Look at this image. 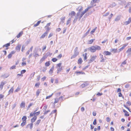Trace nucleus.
Instances as JSON below:
<instances>
[{"instance_id":"obj_1","label":"nucleus","mask_w":131,"mask_h":131,"mask_svg":"<svg viewBox=\"0 0 131 131\" xmlns=\"http://www.w3.org/2000/svg\"><path fill=\"white\" fill-rule=\"evenodd\" d=\"M101 47L98 45L93 46L88 48V50L91 52L92 53L95 52L96 50H101Z\"/></svg>"},{"instance_id":"obj_2","label":"nucleus","mask_w":131,"mask_h":131,"mask_svg":"<svg viewBox=\"0 0 131 131\" xmlns=\"http://www.w3.org/2000/svg\"><path fill=\"white\" fill-rule=\"evenodd\" d=\"M27 117L26 116H23L21 119V120L22 122L21 124V126L22 127H23L25 125L26 123V119Z\"/></svg>"},{"instance_id":"obj_3","label":"nucleus","mask_w":131,"mask_h":131,"mask_svg":"<svg viewBox=\"0 0 131 131\" xmlns=\"http://www.w3.org/2000/svg\"><path fill=\"white\" fill-rule=\"evenodd\" d=\"M37 110H36L35 111L34 113L31 112L30 113V114L29 116L30 117H31L34 116H36L38 115L40 113V111H39L37 112H36L37 111Z\"/></svg>"},{"instance_id":"obj_4","label":"nucleus","mask_w":131,"mask_h":131,"mask_svg":"<svg viewBox=\"0 0 131 131\" xmlns=\"http://www.w3.org/2000/svg\"><path fill=\"white\" fill-rule=\"evenodd\" d=\"M84 15L83 12H78L77 14V18L80 20L83 16Z\"/></svg>"},{"instance_id":"obj_5","label":"nucleus","mask_w":131,"mask_h":131,"mask_svg":"<svg viewBox=\"0 0 131 131\" xmlns=\"http://www.w3.org/2000/svg\"><path fill=\"white\" fill-rule=\"evenodd\" d=\"M61 63H59L57 64V66L58 68L57 73H58L60 72L62 70V68L61 67Z\"/></svg>"},{"instance_id":"obj_6","label":"nucleus","mask_w":131,"mask_h":131,"mask_svg":"<svg viewBox=\"0 0 131 131\" xmlns=\"http://www.w3.org/2000/svg\"><path fill=\"white\" fill-rule=\"evenodd\" d=\"M96 58L97 56L96 55L91 57V58L89 61V63H91L93 62L96 59Z\"/></svg>"},{"instance_id":"obj_7","label":"nucleus","mask_w":131,"mask_h":131,"mask_svg":"<svg viewBox=\"0 0 131 131\" xmlns=\"http://www.w3.org/2000/svg\"><path fill=\"white\" fill-rule=\"evenodd\" d=\"M6 83L5 81H2L1 82L0 84V90H2L4 85Z\"/></svg>"},{"instance_id":"obj_8","label":"nucleus","mask_w":131,"mask_h":131,"mask_svg":"<svg viewBox=\"0 0 131 131\" xmlns=\"http://www.w3.org/2000/svg\"><path fill=\"white\" fill-rule=\"evenodd\" d=\"M15 52L14 51H12L10 52V53L7 56L8 58V59L10 58L12 56V54H14L15 53Z\"/></svg>"},{"instance_id":"obj_9","label":"nucleus","mask_w":131,"mask_h":131,"mask_svg":"<svg viewBox=\"0 0 131 131\" xmlns=\"http://www.w3.org/2000/svg\"><path fill=\"white\" fill-rule=\"evenodd\" d=\"M88 84L89 83L88 82H85L82 84L81 85V87L83 88L87 86Z\"/></svg>"},{"instance_id":"obj_10","label":"nucleus","mask_w":131,"mask_h":131,"mask_svg":"<svg viewBox=\"0 0 131 131\" xmlns=\"http://www.w3.org/2000/svg\"><path fill=\"white\" fill-rule=\"evenodd\" d=\"M48 31H47L45 32L40 37V39H42L44 38L47 35Z\"/></svg>"},{"instance_id":"obj_11","label":"nucleus","mask_w":131,"mask_h":131,"mask_svg":"<svg viewBox=\"0 0 131 131\" xmlns=\"http://www.w3.org/2000/svg\"><path fill=\"white\" fill-rule=\"evenodd\" d=\"M131 22V18L129 17L128 19V20L127 21H125L124 22L125 25H126L128 24Z\"/></svg>"},{"instance_id":"obj_12","label":"nucleus","mask_w":131,"mask_h":131,"mask_svg":"<svg viewBox=\"0 0 131 131\" xmlns=\"http://www.w3.org/2000/svg\"><path fill=\"white\" fill-rule=\"evenodd\" d=\"M47 56L46 55H44L43 57H42L40 60V63H41L43 61H44L45 59L47 58Z\"/></svg>"},{"instance_id":"obj_13","label":"nucleus","mask_w":131,"mask_h":131,"mask_svg":"<svg viewBox=\"0 0 131 131\" xmlns=\"http://www.w3.org/2000/svg\"><path fill=\"white\" fill-rule=\"evenodd\" d=\"M34 116L32 117L31 119V122L32 123H33L35 122L37 118V117L36 116Z\"/></svg>"},{"instance_id":"obj_14","label":"nucleus","mask_w":131,"mask_h":131,"mask_svg":"<svg viewBox=\"0 0 131 131\" xmlns=\"http://www.w3.org/2000/svg\"><path fill=\"white\" fill-rule=\"evenodd\" d=\"M127 45L128 43H127V44H124L121 48L119 49V52H120L121 51H122L125 48V47Z\"/></svg>"},{"instance_id":"obj_15","label":"nucleus","mask_w":131,"mask_h":131,"mask_svg":"<svg viewBox=\"0 0 131 131\" xmlns=\"http://www.w3.org/2000/svg\"><path fill=\"white\" fill-rule=\"evenodd\" d=\"M123 112L125 113L124 115L126 117H128L129 116V113L126 110L124 109L123 110Z\"/></svg>"},{"instance_id":"obj_16","label":"nucleus","mask_w":131,"mask_h":131,"mask_svg":"<svg viewBox=\"0 0 131 131\" xmlns=\"http://www.w3.org/2000/svg\"><path fill=\"white\" fill-rule=\"evenodd\" d=\"M75 74L77 75H79L80 74H85V73L84 72H82V71H77L75 72Z\"/></svg>"},{"instance_id":"obj_17","label":"nucleus","mask_w":131,"mask_h":131,"mask_svg":"<svg viewBox=\"0 0 131 131\" xmlns=\"http://www.w3.org/2000/svg\"><path fill=\"white\" fill-rule=\"evenodd\" d=\"M93 7V6H90L86 8L84 11L83 12L84 14L87 12H88V10L90 9L91 8Z\"/></svg>"},{"instance_id":"obj_18","label":"nucleus","mask_w":131,"mask_h":131,"mask_svg":"<svg viewBox=\"0 0 131 131\" xmlns=\"http://www.w3.org/2000/svg\"><path fill=\"white\" fill-rule=\"evenodd\" d=\"M41 89H37L36 92V95L37 96H39L40 93H41Z\"/></svg>"},{"instance_id":"obj_19","label":"nucleus","mask_w":131,"mask_h":131,"mask_svg":"<svg viewBox=\"0 0 131 131\" xmlns=\"http://www.w3.org/2000/svg\"><path fill=\"white\" fill-rule=\"evenodd\" d=\"M104 54L106 56L110 55L111 53V52L108 51H105L104 52Z\"/></svg>"},{"instance_id":"obj_20","label":"nucleus","mask_w":131,"mask_h":131,"mask_svg":"<svg viewBox=\"0 0 131 131\" xmlns=\"http://www.w3.org/2000/svg\"><path fill=\"white\" fill-rule=\"evenodd\" d=\"M97 0H92L91 1L90 4L92 5L91 6H93V7L94 6H93L94 4L95 3L97 2Z\"/></svg>"},{"instance_id":"obj_21","label":"nucleus","mask_w":131,"mask_h":131,"mask_svg":"<svg viewBox=\"0 0 131 131\" xmlns=\"http://www.w3.org/2000/svg\"><path fill=\"white\" fill-rule=\"evenodd\" d=\"M63 98V96H61L60 97L59 99L57 98H56L54 99V103L55 104L56 103H58L59 101V99L61 98Z\"/></svg>"},{"instance_id":"obj_22","label":"nucleus","mask_w":131,"mask_h":131,"mask_svg":"<svg viewBox=\"0 0 131 131\" xmlns=\"http://www.w3.org/2000/svg\"><path fill=\"white\" fill-rule=\"evenodd\" d=\"M25 103L24 102H22L20 105V107L21 108H24L25 106Z\"/></svg>"},{"instance_id":"obj_23","label":"nucleus","mask_w":131,"mask_h":131,"mask_svg":"<svg viewBox=\"0 0 131 131\" xmlns=\"http://www.w3.org/2000/svg\"><path fill=\"white\" fill-rule=\"evenodd\" d=\"M23 32L21 31L19 32V33L17 35L16 37L17 38H19L23 34Z\"/></svg>"},{"instance_id":"obj_24","label":"nucleus","mask_w":131,"mask_h":131,"mask_svg":"<svg viewBox=\"0 0 131 131\" xmlns=\"http://www.w3.org/2000/svg\"><path fill=\"white\" fill-rule=\"evenodd\" d=\"M83 60L81 58H80L78 61V64H81L83 62Z\"/></svg>"},{"instance_id":"obj_25","label":"nucleus","mask_w":131,"mask_h":131,"mask_svg":"<svg viewBox=\"0 0 131 131\" xmlns=\"http://www.w3.org/2000/svg\"><path fill=\"white\" fill-rule=\"evenodd\" d=\"M51 24V23H48L46 24V26L45 27H47L48 28L47 31H48L50 30V29L49 28V27L50 26V25Z\"/></svg>"},{"instance_id":"obj_26","label":"nucleus","mask_w":131,"mask_h":131,"mask_svg":"<svg viewBox=\"0 0 131 131\" xmlns=\"http://www.w3.org/2000/svg\"><path fill=\"white\" fill-rule=\"evenodd\" d=\"M51 63L50 61H49L47 62H46L45 63V66L46 67L49 66L50 64Z\"/></svg>"},{"instance_id":"obj_27","label":"nucleus","mask_w":131,"mask_h":131,"mask_svg":"<svg viewBox=\"0 0 131 131\" xmlns=\"http://www.w3.org/2000/svg\"><path fill=\"white\" fill-rule=\"evenodd\" d=\"M14 88L13 87H12L9 90V91L8 93V95L9 94H10L11 93H12L14 91Z\"/></svg>"},{"instance_id":"obj_28","label":"nucleus","mask_w":131,"mask_h":131,"mask_svg":"<svg viewBox=\"0 0 131 131\" xmlns=\"http://www.w3.org/2000/svg\"><path fill=\"white\" fill-rule=\"evenodd\" d=\"M75 13L74 11L71 12L69 14V16H75Z\"/></svg>"},{"instance_id":"obj_29","label":"nucleus","mask_w":131,"mask_h":131,"mask_svg":"<svg viewBox=\"0 0 131 131\" xmlns=\"http://www.w3.org/2000/svg\"><path fill=\"white\" fill-rule=\"evenodd\" d=\"M95 40V39H93L90 40L88 41V43L89 44H91L93 43V42Z\"/></svg>"},{"instance_id":"obj_30","label":"nucleus","mask_w":131,"mask_h":131,"mask_svg":"<svg viewBox=\"0 0 131 131\" xmlns=\"http://www.w3.org/2000/svg\"><path fill=\"white\" fill-rule=\"evenodd\" d=\"M54 67L53 66L50 69V70L49 71V73H50L51 74H52V73H53V71L54 69Z\"/></svg>"},{"instance_id":"obj_31","label":"nucleus","mask_w":131,"mask_h":131,"mask_svg":"<svg viewBox=\"0 0 131 131\" xmlns=\"http://www.w3.org/2000/svg\"><path fill=\"white\" fill-rule=\"evenodd\" d=\"M117 48H113L111 49V51L112 52L114 53H116L117 52Z\"/></svg>"},{"instance_id":"obj_32","label":"nucleus","mask_w":131,"mask_h":131,"mask_svg":"<svg viewBox=\"0 0 131 131\" xmlns=\"http://www.w3.org/2000/svg\"><path fill=\"white\" fill-rule=\"evenodd\" d=\"M78 12H81L83 10V8L82 6H80L78 7Z\"/></svg>"},{"instance_id":"obj_33","label":"nucleus","mask_w":131,"mask_h":131,"mask_svg":"<svg viewBox=\"0 0 131 131\" xmlns=\"http://www.w3.org/2000/svg\"><path fill=\"white\" fill-rule=\"evenodd\" d=\"M33 124L32 123L28 124L27 125V127H28V126H29L30 128L31 129L33 127Z\"/></svg>"},{"instance_id":"obj_34","label":"nucleus","mask_w":131,"mask_h":131,"mask_svg":"<svg viewBox=\"0 0 131 131\" xmlns=\"http://www.w3.org/2000/svg\"><path fill=\"white\" fill-rule=\"evenodd\" d=\"M21 47V45H18L16 47V50H17L18 51H20V50Z\"/></svg>"},{"instance_id":"obj_35","label":"nucleus","mask_w":131,"mask_h":131,"mask_svg":"<svg viewBox=\"0 0 131 131\" xmlns=\"http://www.w3.org/2000/svg\"><path fill=\"white\" fill-rule=\"evenodd\" d=\"M40 85V83L39 82H37L35 83V86L36 88H39Z\"/></svg>"},{"instance_id":"obj_36","label":"nucleus","mask_w":131,"mask_h":131,"mask_svg":"<svg viewBox=\"0 0 131 131\" xmlns=\"http://www.w3.org/2000/svg\"><path fill=\"white\" fill-rule=\"evenodd\" d=\"M41 22V20L38 21L36 24H34V27H35L38 26L39 25Z\"/></svg>"},{"instance_id":"obj_37","label":"nucleus","mask_w":131,"mask_h":131,"mask_svg":"<svg viewBox=\"0 0 131 131\" xmlns=\"http://www.w3.org/2000/svg\"><path fill=\"white\" fill-rule=\"evenodd\" d=\"M41 122L40 119H39L37 121L36 123H35V125L36 126H38L39 124Z\"/></svg>"},{"instance_id":"obj_38","label":"nucleus","mask_w":131,"mask_h":131,"mask_svg":"<svg viewBox=\"0 0 131 131\" xmlns=\"http://www.w3.org/2000/svg\"><path fill=\"white\" fill-rule=\"evenodd\" d=\"M65 17H63L61 18V22L62 23H63L64 22L65 20Z\"/></svg>"},{"instance_id":"obj_39","label":"nucleus","mask_w":131,"mask_h":131,"mask_svg":"<svg viewBox=\"0 0 131 131\" xmlns=\"http://www.w3.org/2000/svg\"><path fill=\"white\" fill-rule=\"evenodd\" d=\"M101 60L100 62H103L104 61V58L103 56L102 55H101L100 57Z\"/></svg>"},{"instance_id":"obj_40","label":"nucleus","mask_w":131,"mask_h":131,"mask_svg":"<svg viewBox=\"0 0 131 131\" xmlns=\"http://www.w3.org/2000/svg\"><path fill=\"white\" fill-rule=\"evenodd\" d=\"M10 43H8L4 45L3 47H6L9 46H10Z\"/></svg>"},{"instance_id":"obj_41","label":"nucleus","mask_w":131,"mask_h":131,"mask_svg":"<svg viewBox=\"0 0 131 131\" xmlns=\"http://www.w3.org/2000/svg\"><path fill=\"white\" fill-rule=\"evenodd\" d=\"M87 53H85L84 54H83L84 60H86L87 59Z\"/></svg>"},{"instance_id":"obj_42","label":"nucleus","mask_w":131,"mask_h":131,"mask_svg":"<svg viewBox=\"0 0 131 131\" xmlns=\"http://www.w3.org/2000/svg\"><path fill=\"white\" fill-rule=\"evenodd\" d=\"M57 60L58 59L55 58H52L51 59L52 61L53 62H56L57 61Z\"/></svg>"},{"instance_id":"obj_43","label":"nucleus","mask_w":131,"mask_h":131,"mask_svg":"<svg viewBox=\"0 0 131 131\" xmlns=\"http://www.w3.org/2000/svg\"><path fill=\"white\" fill-rule=\"evenodd\" d=\"M97 29V27H95L94 29H93L91 31V34H92L93 33H94L96 30Z\"/></svg>"},{"instance_id":"obj_44","label":"nucleus","mask_w":131,"mask_h":131,"mask_svg":"<svg viewBox=\"0 0 131 131\" xmlns=\"http://www.w3.org/2000/svg\"><path fill=\"white\" fill-rule=\"evenodd\" d=\"M71 19L70 18L67 21L66 23V25H68L71 22Z\"/></svg>"},{"instance_id":"obj_45","label":"nucleus","mask_w":131,"mask_h":131,"mask_svg":"<svg viewBox=\"0 0 131 131\" xmlns=\"http://www.w3.org/2000/svg\"><path fill=\"white\" fill-rule=\"evenodd\" d=\"M16 66H13L11 67L10 68V70H12L13 69H15L16 68Z\"/></svg>"},{"instance_id":"obj_46","label":"nucleus","mask_w":131,"mask_h":131,"mask_svg":"<svg viewBox=\"0 0 131 131\" xmlns=\"http://www.w3.org/2000/svg\"><path fill=\"white\" fill-rule=\"evenodd\" d=\"M62 57V54H60L57 56V58L58 59H60Z\"/></svg>"},{"instance_id":"obj_47","label":"nucleus","mask_w":131,"mask_h":131,"mask_svg":"<svg viewBox=\"0 0 131 131\" xmlns=\"http://www.w3.org/2000/svg\"><path fill=\"white\" fill-rule=\"evenodd\" d=\"M118 96L119 97H122L124 99V96H122V95L121 93V92H119L118 94Z\"/></svg>"},{"instance_id":"obj_48","label":"nucleus","mask_w":131,"mask_h":131,"mask_svg":"<svg viewBox=\"0 0 131 131\" xmlns=\"http://www.w3.org/2000/svg\"><path fill=\"white\" fill-rule=\"evenodd\" d=\"M53 94V93H52L51 95L47 96L46 97V99H49L50 98L52 97Z\"/></svg>"},{"instance_id":"obj_49","label":"nucleus","mask_w":131,"mask_h":131,"mask_svg":"<svg viewBox=\"0 0 131 131\" xmlns=\"http://www.w3.org/2000/svg\"><path fill=\"white\" fill-rule=\"evenodd\" d=\"M26 62L25 61H23V62L22 63L21 65L22 66H25L26 65Z\"/></svg>"},{"instance_id":"obj_50","label":"nucleus","mask_w":131,"mask_h":131,"mask_svg":"<svg viewBox=\"0 0 131 131\" xmlns=\"http://www.w3.org/2000/svg\"><path fill=\"white\" fill-rule=\"evenodd\" d=\"M131 52V48H128L126 51V52L129 53Z\"/></svg>"},{"instance_id":"obj_51","label":"nucleus","mask_w":131,"mask_h":131,"mask_svg":"<svg viewBox=\"0 0 131 131\" xmlns=\"http://www.w3.org/2000/svg\"><path fill=\"white\" fill-rule=\"evenodd\" d=\"M20 88L19 87H18L16 90H15V92H17L19 91L20 90Z\"/></svg>"},{"instance_id":"obj_52","label":"nucleus","mask_w":131,"mask_h":131,"mask_svg":"<svg viewBox=\"0 0 131 131\" xmlns=\"http://www.w3.org/2000/svg\"><path fill=\"white\" fill-rule=\"evenodd\" d=\"M4 95L2 94H0V99H3L4 98Z\"/></svg>"},{"instance_id":"obj_53","label":"nucleus","mask_w":131,"mask_h":131,"mask_svg":"<svg viewBox=\"0 0 131 131\" xmlns=\"http://www.w3.org/2000/svg\"><path fill=\"white\" fill-rule=\"evenodd\" d=\"M124 106L126 108L128 111H129L130 112H131V111L130 110V109H129V108L127 107L124 104Z\"/></svg>"},{"instance_id":"obj_54","label":"nucleus","mask_w":131,"mask_h":131,"mask_svg":"<svg viewBox=\"0 0 131 131\" xmlns=\"http://www.w3.org/2000/svg\"><path fill=\"white\" fill-rule=\"evenodd\" d=\"M79 54V52H75L74 51V55H75L76 56H77Z\"/></svg>"},{"instance_id":"obj_55","label":"nucleus","mask_w":131,"mask_h":131,"mask_svg":"<svg viewBox=\"0 0 131 131\" xmlns=\"http://www.w3.org/2000/svg\"><path fill=\"white\" fill-rule=\"evenodd\" d=\"M126 103L128 106H129L131 105V103L129 101L127 102Z\"/></svg>"},{"instance_id":"obj_56","label":"nucleus","mask_w":131,"mask_h":131,"mask_svg":"<svg viewBox=\"0 0 131 131\" xmlns=\"http://www.w3.org/2000/svg\"><path fill=\"white\" fill-rule=\"evenodd\" d=\"M120 19V18L119 17H117L115 19V21H117L119 20Z\"/></svg>"},{"instance_id":"obj_57","label":"nucleus","mask_w":131,"mask_h":131,"mask_svg":"<svg viewBox=\"0 0 131 131\" xmlns=\"http://www.w3.org/2000/svg\"><path fill=\"white\" fill-rule=\"evenodd\" d=\"M89 66H86L84 68H82V70H85L87 68H88L89 67Z\"/></svg>"},{"instance_id":"obj_58","label":"nucleus","mask_w":131,"mask_h":131,"mask_svg":"<svg viewBox=\"0 0 131 131\" xmlns=\"http://www.w3.org/2000/svg\"><path fill=\"white\" fill-rule=\"evenodd\" d=\"M103 95V93H100L99 92H98L96 94V95L97 96H100Z\"/></svg>"},{"instance_id":"obj_59","label":"nucleus","mask_w":131,"mask_h":131,"mask_svg":"<svg viewBox=\"0 0 131 131\" xmlns=\"http://www.w3.org/2000/svg\"><path fill=\"white\" fill-rule=\"evenodd\" d=\"M26 72V70H22L21 71V73L22 74L23 73H25Z\"/></svg>"},{"instance_id":"obj_60","label":"nucleus","mask_w":131,"mask_h":131,"mask_svg":"<svg viewBox=\"0 0 131 131\" xmlns=\"http://www.w3.org/2000/svg\"><path fill=\"white\" fill-rule=\"evenodd\" d=\"M53 35V34L52 33H50L48 36V38H50V37H52Z\"/></svg>"},{"instance_id":"obj_61","label":"nucleus","mask_w":131,"mask_h":131,"mask_svg":"<svg viewBox=\"0 0 131 131\" xmlns=\"http://www.w3.org/2000/svg\"><path fill=\"white\" fill-rule=\"evenodd\" d=\"M23 75L21 73V74H17V77L19 78L20 76L22 77Z\"/></svg>"},{"instance_id":"obj_62","label":"nucleus","mask_w":131,"mask_h":131,"mask_svg":"<svg viewBox=\"0 0 131 131\" xmlns=\"http://www.w3.org/2000/svg\"><path fill=\"white\" fill-rule=\"evenodd\" d=\"M126 60L124 61L121 64V65H125L126 64Z\"/></svg>"},{"instance_id":"obj_63","label":"nucleus","mask_w":131,"mask_h":131,"mask_svg":"<svg viewBox=\"0 0 131 131\" xmlns=\"http://www.w3.org/2000/svg\"><path fill=\"white\" fill-rule=\"evenodd\" d=\"M93 124L94 125H95L96 124V119H95L94 120V121L93 123Z\"/></svg>"},{"instance_id":"obj_64","label":"nucleus","mask_w":131,"mask_h":131,"mask_svg":"<svg viewBox=\"0 0 131 131\" xmlns=\"http://www.w3.org/2000/svg\"><path fill=\"white\" fill-rule=\"evenodd\" d=\"M61 29L60 28H58L56 29V31L57 32H58L60 31Z\"/></svg>"}]
</instances>
